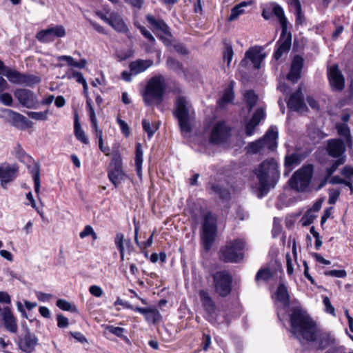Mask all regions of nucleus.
<instances>
[{
	"label": "nucleus",
	"instance_id": "obj_1",
	"mask_svg": "<svg viewBox=\"0 0 353 353\" xmlns=\"http://www.w3.org/2000/svg\"><path fill=\"white\" fill-rule=\"evenodd\" d=\"M254 174L259 181L258 196L261 198L277 183L280 178L279 163L274 158L268 159L261 162L255 169Z\"/></svg>",
	"mask_w": 353,
	"mask_h": 353
},
{
	"label": "nucleus",
	"instance_id": "obj_2",
	"mask_svg": "<svg viewBox=\"0 0 353 353\" xmlns=\"http://www.w3.org/2000/svg\"><path fill=\"white\" fill-rule=\"evenodd\" d=\"M292 334L299 341L312 340L314 336L316 322L306 311L294 307L290 316Z\"/></svg>",
	"mask_w": 353,
	"mask_h": 353
},
{
	"label": "nucleus",
	"instance_id": "obj_3",
	"mask_svg": "<svg viewBox=\"0 0 353 353\" xmlns=\"http://www.w3.org/2000/svg\"><path fill=\"white\" fill-rule=\"evenodd\" d=\"M166 90V84L161 76L151 78L143 93L145 104L150 106L155 101L157 104L162 102Z\"/></svg>",
	"mask_w": 353,
	"mask_h": 353
},
{
	"label": "nucleus",
	"instance_id": "obj_4",
	"mask_svg": "<svg viewBox=\"0 0 353 353\" xmlns=\"http://www.w3.org/2000/svg\"><path fill=\"white\" fill-rule=\"evenodd\" d=\"M175 108L173 111L174 117L178 120L180 130L182 132L190 133L192 132L190 124L191 103L183 96H179L175 101Z\"/></svg>",
	"mask_w": 353,
	"mask_h": 353
},
{
	"label": "nucleus",
	"instance_id": "obj_5",
	"mask_svg": "<svg viewBox=\"0 0 353 353\" xmlns=\"http://www.w3.org/2000/svg\"><path fill=\"white\" fill-rule=\"evenodd\" d=\"M314 174V165H303L292 175L288 181L290 187L299 192H304L308 188Z\"/></svg>",
	"mask_w": 353,
	"mask_h": 353
},
{
	"label": "nucleus",
	"instance_id": "obj_6",
	"mask_svg": "<svg viewBox=\"0 0 353 353\" xmlns=\"http://www.w3.org/2000/svg\"><path fill=\"white\" fill-rule=\"evenodd\" d=\"M245 242L241 239L228 241L219 251V258L225 263H238L243 258Z\"/></svg>",
	"mask_w": 353,
	"mask_h": 353
},
{
	"label": "nucleus",
	"instance_id": "obj_7",
	"mask_svg": "<svg viewBox=\"0 0 353 353\" xmlns=\"http://www.w3.org/2000/svg\"><path fill=\"white\" fill-rule=\"evenodd\" d=\"M277 139L278 132L270 128L262 138L248 144V151L252 154H256L265 148L273 151L277 147Z\"/></svg>",
	"mask_w": 353,
	"mask_h": 353
},
{
	"label": "nucleus",
	"instance_id": "obj_8",
	"mask_svg": "<svg viewBox=\"0 0 353 353\" xmlns=\"http://www.w3.org/2000/svg\"><path fill=\"white\" fill-rule=\"evenodd\" d=\"M214 292L221 297L228 296L232 290V276L227 271H217L212 274Z\"/></svg>",
	"mask_w": 353,
	"mask_h": 353
},
{
	"label": "nucleus",
	"instance_id": "obj_9",
	"mask_svg": "<svg viewBox=\"0 0 353 353\" xmlns=\"http://www.w3.org/2000/svg\"><path fill=\"white\" fill-rule=\"evenodd\" d=\"M216 220L210 212L205 214L203 224L201 241L203 248L209 251L214 242L216 235Z\"/></svg>",
	"mask_w": 353,
	"mask_h": 353
},
{
	"label": "nucleus",
	"instance_id": "obj_10",
	"mask_svg": "<svg viewBox=\"0 0 353 353\" xmlns=\"http://www.w3.org/2000/svg\"><path fill=\"white\" fill-rule=\"evenodd\" d=\"M345 142L341 139H332L327 141L326 151L330 157L336 158V160L343 159L344 163L345 162Z\"/></svg>",
	"mask_w": 353,
	"mask_h": 353
},
{
	"label": "nucleus",
	"instance_id": "obj_11",
	"mask_svg": "<svg viewBox=\"0 0 353 353\" xmlns=\"http://www.w3.org/2000/svg\"><path fill=\"white\" fill-rule=\"evenodd\" d=\"M65 35V30L61 25H57L39 31L36 38L41 42L49 43L54 40V37H63Z\"/></svg>",
	"mask_w": 353,
	"mask_h": 353
},
{
	"label": "nucleus",
	"instance_id": "obj_12",
	"mask_svg": "<svg viewBox=\"0 0 353 353\" xmlns=\"http://www.w3.org/2000/svg\"><path fill=\"white\" fill-rule=\"evenodd\" d=\"M292 46V33L285 32L284 34L281 31L280 38L276 42V49L274 51L273 57L276 60H279L284 54H287Z\"/></svg>",
	"mask_w": 353,
	"mask_h": 353
},
{
	"label": "nucleus",
	"instance_id": "obj_13",
	"mask_svg": "<svg viewBox=\"0 0 353 353\" xmlns=\"http://www.w3.org/2000/svg\"><path fill=\"white\" fill-rule=\"evenodd\" d=\"M199 295L203 310L208 316V321L210 323L215 321L214 314L216 310V306L212 298L207 291L203 290L199 292Z\"/></svg>",
	"mask_w": 353,
	"mask_h": 353
},
{
	"label": "nucleus",
	"instance_id": "obj_14",
	"mask_svg": "<svg viewBox=\"0 0 353 353\" xmlns=\"http://www.w3.org/2000/svg\"><path fill=\"white\" fill-rule=\"evenodd\" d=\"M288 108L293 111H306L308 110L305 101L304 95L301 85L289 98L287 101Z\"/></svg>",
	"mask_w": 353,
	"mask_h": 353
},
{
	"label": "nucleus",
	"instance_id": "obj_15",
	"mask_svg": "<svg viewBox=\"0 0 353 353\" xmlns=\"http://www.w3.org/2000/svg\"><path fill=\"white\" fill-rule=\"evenodd\" d=\"M14 95L17 99L21 105L27 108H32L37 104V98L30 90L19 88L17 89Z\"/></svg>",
	"mask_w": 353,
	"mask_h": 353
},
{
	"label": "nucleus",
	"instance_id": "obj_16",
	"mask_svg": "<svg viewBox=\"0 0 353 353\" xmlns=\"http://www.w3.org/2000/svg\"><path fill=\"white\" fill-rule=\"evenodd\" d=\"M312 340H305L307 342H316L317 350H323L334 343V339L328 333L321 332L318 326L315 327L314 336Z\"/></svg>",
	"mask_w": 353,
	"mask_h": 353
},
{
	"label": "nucleus",
	"instance_id": "obj_17",
	"mask_svg": "<svg viewBox=\"0 0 353 353\" xmlns=\"http://www.w3.org/2000/svg\"><path fill=\"white\" fill-rule=\"evenodd\" d=\"M6 112L10 119L11 124L15 128L24 130L32 126V122L23 115L10 109L6 110Z\"/></svg>",
	"mask_w": 353,
	"mask_h": 353
},
{
	"label": "nucleus",
	"instance_id": "obj_18",
	"mask_svg": "<svg viewBox=\"0 0 353 353\" xmlns=\"http://www.w3.org/2000/svg\"><path fill=\"white\" fill-rule=\"evenodd\" d=\"M328 78L333 89L341 91L345 87V79L337 65H333L329 70Z\"/></svg>",
	"mask_w": 353,
	"mask_h": 353
},
{
	"label": "nucleus",
	"instance_id": "obj_19",
	"mask_svg": "<svg viewBox=\"0 0 353 353\" xmlns=\"http://www.w3.org/2000/svg\"><path fill=\"white\" fill-rule=\"evenodd\" d=\"M2 74L6 76L11 83L14 84L29 83L32 79H35V77L32 76L21 74L7 66Z\"/></svg>",
	"mask_w": 353,
	"mask_h": 353
},
{
	"label": "nucleus",
	"instance_id": "obj_20",
	"mask_svg": "<svg viewBox=\"0 0 353 353\" xmlns=\"http://www.w3.org/2000/svg\"><path fill=\"white\" fill-rule=\"evenodd\" d=\"M90 120L92 124V127L95 134L96 139L99 141V148L100 150L103 152L105 155L109 154L110 148L108 146H104L103 140V132L99 129L97 125V118L92 108L90 105Z\"/></svg>",
	"mask_w": 353,
	"mask_h": 353
},
{
	"label": "nucleus",
	"instance_id": "obj_21",
	"mask_svg": "<svg viewBox=\"0 0 353 353\" xmlns=\"http://www.w3.org/2000/svg\"><path fill=\"white\" fill-rule=\"evenodd\" d=\"M265 57V53L263 52V49L260 46L250 48L245 53V59L250 60L256 69L261 68V63Z\"/></svg>",
	"mask_w": 353,
	"mask_h": 353
},
{
	"label": "nucleus",
	"instance_id": "obj_22",
	"mask_svg": "<svg viewBox=\"0 0 353 353\" xmlns=\"http://www.w3.org/2000/svg\"><path fill=\"white\" fill-rule=\"evenodd\" d=\"M37 343L38 339L37 336L28 330L25 335L20 339L19 345L22 351L26 353H31L34 350Z\"/></svg>",
	"mask_w": 353,
	"mask_h": 353
},
{
	"label": "nucleus",
	"instance_id": "obj_23",
	"mask_svg": "<svg viewBox=\"0 0 353 353\" xmlns=\"http://www.w3.org/2000/svg\"><path fill=\"white\" fill-rule=\"evenodd\" d=\"M17 169L8 164L0 165V180L1 185L6 188V184L12 181L17 176Z\"/></svg>",
	"mask_w": 353,
	"mask_h": 353
},
{
	"label": "nucleus",
	"instance_id": "obj_24",
	"mask_svg": "<svg viewBox=\"0 0 353 353\" xmlns=\"http://www.w3.org/2000/svg\"><path fill=\"white\" fill-rule=\"evenodd\" d=\"M227 130L224 121L218 122L212 128L210 134V141L213 143H220L224 141Z\"/></svg>",
	"mask_w": 353,
	"mask_h": 353
},
{
	"label": "nucleus",
	"instance_id": "obj_25",
	"mask_svg": "<svg viewBox=\"0 0 353 353\" xmlns=\"http://www.w3.org/2000/svg\"><path fill=\"white\" fill-rule=\"evenodd\" d=\"M344 164V159H341L339 160L333 161L332 165L330 167H327L325 170V175L324 178L321 181L320 183L315 188L316 191L320 190L323 187L326 185V184L329 182L330 178L332 176V174L336 171L338 168Z\"/></svg>",
	"mask_w": 353,
	"mask_h": 353
},
{
	"label": "nucleus",
	"instance_id": "obj_26",
	"mask_svg": "<svg viewBox=\"0 0 353 353\" xmlns=\"http://www.w3.org/2000/svg\"><path fill=\"white\" fill-rule=\"evenodd\" d=\"M3 325L5 328L12 333H16L18 327L17 320L9 307H5L2 312Z\"/></svg>",
	"mask_w": 353,
	"mask_h": 353
},
{
	"label": "nucleus",
	"instance_id": "obj_27",
	"mask_svg": "<svg viewBox=\"0 0 353 353\" xmlns=\"http://www.w3.org/2000/svg\"><path fill=\"white\" fill-rule=\"evenodd\" d=\"M108 20L109 25L111 26L117 32L125 33L128 31V28L124 22L121 16L115 12L110 14Z\"/></svg>",
	"mask_w": 353,
	"mask_h": 353
},
{
	"label": "nucleus",
	"instance_id": "obj_28",
	"mask_svg": "<svg viewBox=\"0 0 353 353\" xmlns=\"http://www.w3.org/2000/svg\"><path fill=\"white\" fill-rule=\"evenodd\" d=\"M153 65V61L147 59H138L132 61L129 65V68L134 75H137L145 71L148 68Z\"/></svg>",
	"mask_w": 353,
	"mask_h": 353
},
{
	"label": "nucleus",
	"instance_id": "obj_29",
	"mask_svg": "<svg viewBox=\"0 0 353 353\" xmlns=\"http://www.w3.org/2000/svg\"><path fill=\"white\" fill-rule=\"evenodd\" d=\"M126 177L122 170V167L110 168L108 170V178L115 187L119 185L122 181Z\"/></svg>",
	"mask_w": 353,
	"mask_h": 353
},
{
	"label": "nucleus",
	"instance_id": "obj_30",
	"mask_svg": "<svg viewBox=\"0 0 353 353\" xmlns=\"http://www.w3.org/2000/svg\"><path fill=\"white\" fill-rule=\"evenodd\" d=\"M146 19L148 22L156 30H160L166 35H171L170 28L163 20H157L154 16L151 14H148L146 16Z\"/></svg>",
	"mask_w": 353,
	"mask_h": 353
},
{
	"label": "nucleus",
	"instance_id": "obj_31",
	"mask_svg": "<svg viewBox=\"0 0 353 353\" xmlns=\"http://www.w3.org/2000/svg\"><path fill=\"white\" fill-rule=\"evenodd\" d=\"M303 160L301 154L292 153L285 157L284 166L288 172L292 171L295 167L301 164Z\"/></svg>",
	"mask_w": 353,
	"mask_h": 353
},
{
	"label": "nucleus",
	"instance_id": "obj_32",
	"mask_svg": "<svg viewBox=\"0 0 353 353\" xmlns=\"http://www.w3.org/2000/svg\"><path fill=\"white\" fill-rule=\"evenodd\" d=\"M272 13L277 17L281 26L283 34L288 31V20L285 16L283 9L276 4L273 7Z\"/></svg>",
	"mask_w": 353,
	"mask_h": 353
},
{
	"label": "nucleus",
	"instance_id": "obj_33",
	"mask_svg": "<svg viewBox=\"0 0 353 353\" xmlns=\"http://www.w3.org/2000/svg\"><path fill=\"white\" fill-rule=\"evenodd\" d=\"M68 75L69 79H74L77 82L81 83L83 85L84 94H85V96L86 98L85 105H86V107H88V93H87L88 85H87L86 80L83 77L82 73L79 72L78 71L72 70L71 72H69Z\"/></svg>",
	"mask_w": 353,
	"mask_h": 353
},
{
	"label": "nucleus",
	"instance_id": "obj_34",
	"mask_svg": "<svg viewBox=\"0 0 353 353\" xmlns=\"http://www.w3.org/2000/svg\"><path fill=\"white\" fill-rule=\"evenodd\" d=\"M276 299L283 303L284 305H288L290 303V295L288 291V288L283 283H280L276 291Z\"/></svg>",
	"mask_w": 353,
	"mask_h": 353
},
{
	"label": "nucleus",
	"instance_id": "obj_35",
	"mask_svg": "<svg viewBox=\"0 0 353 353\" xmlns=\"http://www.w3.org/2000/svg\"><path fill=\"white\" fill-rule=\"evenodd\" d=\"M210 189L212 192L218 194L221 200H229L230 199V192L225 187L219 184H211Z\"/></svg>",
	"mask_w": 353,
	"mask_h": 353
},
{
	"label": "nucleus",
	"instance_id": "obj_36",
	"mask_svg": "<svg viewBox=\"0 0 353 353\" xmlns=\"http://www.w3.org/2000/svg\"><path fill=\"white\" fill-rule=\"evenodd\" d=\"M248 5V3L245 1H243L239 4L233 7L231 10V13L228 18V21H232L236 19L239 15L244 13L243 7H245Z\"/></svg>",
	"mask_w": 353,
	"mask_h": 353
},
{
	"label": "nucleus",
	"instance_id": "obj_37",
	"mask_svg": "<svg viewBox=\"0 0 353 353\" xmlns=\"http://www.w3.org/2000/svg\"><path fill=\"white\" fill-rule=\"evenodd\" d=\"M168 67L178 74L184 73L183 63L173 57H168L166 61Z\"/></svg>",
	"mask_w": 353,
	"mask_h": 353
},
{
	"label": "nucleus",
	"instance_id": "obj_38",
	"mask_svg": "<svg viewBox=\"0 0 353 353\" xmlns=\"http://www.w3.org/2000/svg\"><path fill=\"white\" fill-rule=\"evenodd\" d=\"M74 134L77 137V139L81 142L86 143H87V139L85 137L84 131L81 129V125L79 121L78 114L76 113L74 114Z\"/></svg>",
	"mask_w": 353,
	"mask_h": 353
},
{
	"label": "nucleus",
	"instance_id": "obj_39",
	"mask_svg": "<svg viewBox=\"0 0 353 353\" xmlns=\"http://www.w3.org/2000/svg\"><path fill=\"white\" fill-rule=\"evenodd\" d=\"M244 97L248 106V111L250 112L257 103L258 96L254 93L253 90H250L245 92Z\"/></svg>",
	"mask_w": 353,
	"mask_h": 353
},
{
	"label": "nucleus",
	"instance_id": "obj_40",
	"mask_svg": "<svg viewBox=\"0 0 353 353\" xmlns=\"http://www.w3.org/2000/svg\"><path fill=\"white\" fill-rule=\"evenodd\" d=\"M14 155L19 161L23 163H29L31 160V157L26 154L20 144H17L14 148Z\"/></svg>",
	"mask_w": 353,
	"mask_h": 353
},
{
	"label": "nucleus",
	"instance_id": "obj_41",
	"mask_svg": "<svg viewBox=\"0 0 353 353\" xmlns=\"http://www.w3.org/2000/svg\"><path fill=\"white\" fill-rule=\"evenodd\" d=\"M145 317L148 322L153 324L159 323L162 319L161 314L155 308H150V312L147 313Z\"/></svg>",
	"mask_w": 353,
	"mask_h": 353
},
{
	"label": "nucleus",
	"instance_id": "obj_42",
	"mask_svg": "<svg viewBox=\"0 0 353 353\" xmlns=\"http://www.w3.org/2000/svg\"><path fill=\"white\" fill-rule=\"evenodd\" d=\"M272 278V274L269 268L261 269L256 273L255 279L256 281L262 280L268 281Z\"/></svg>",
	"mask_w": 353,
	"mask_h": 353
},
{
	"label": "nucleus",
	"instance_id": "obj_43",
	"mask_svg": "<svg viewBox=\"0 0 353 353\" xmlns=\"http://www.w3.org/2000/svg\"><path fill=\"white\" fill-rule=\"evenodd\" d=\"M142 126H143V130L147 133L149 139H150L154 135L155 132L159 128L158 125L151 126L150 121H148L147 119H143L142 121Z\"/></svg>",
	"mask_w": 353,
	"mask_h": 353
},
{
	"label": "nucleus",
	"instance_id": "obj_44",
	"mask_svg": "<svg viewBox=\"0 0 353 353\" xmlns=\"http://www.w3.org/2000/svg\"><path fill=\"white\" fill-rule=\"evenodd\" d=\"M56 305L63 311H76V307L65 299L57 300Z\"/></svg>",
	"mask_w": 353,
	"mask_h": 353
},
{
	"label": "nucleus",
	"instance_id": "obj_45",
	"mask_svg": "<svg viewBox=\"0 0 353 353\" xmlns=\"http://www.w3.org/2000/svg\"><path fill=\"white\" fill-rule=\"evenodd\" d=\"M33 181L34 183V191L36 193H39L40 189V174H39V166L36 165L32 170Z\"/></svg>",
	"mask_w": 353,
	"mask_h": 353
},
{
	"label": "nucleus",
	"instance_id": "obj_46",
	"mask_svg": "<svg viewBox=\"0 0 353 353\" xmlns=\"http://www.w3.org/2000/svg\"><path fill=\"white\" fill-rule=\"evenodd\" d=\"M48 110L44 112H27L29 117L37 121H46L48 119Z\"/></svg>",
	"mask_w": 353,
	"mask_h": 353
},
{
	"label": "nucleus",
	"instance_id": "obj_47",
	"mask_svg": "<svg viewBox=\"0 0 353 353\" xmlns=\"http://www.w3.org/2000/svg\"><path fill=\"white\" fill-rule=\"evenodd\" d=\"M124 235L122 233H117L114 239V243L119 252H125Z\"/></svg>",
	"mask_w": 353,
	"mask_h": 353
},
{
	"label": "nucleus",
	"instance_id": "obj_48",
	"mask_svg": "<svg viewBox=\"0 0 353 353\" xmlns=\"http://www.w3.org/2000/svg\"><path fill=\"white\" fill-rule=\"evenodd\" d=\"M233 49L230 44H225L223 50V59L227 61L229 66L233 57Z\"/></svg>",
	"mask_w": 353,
	"mask_h": 353
},
{
	"label": "nucleus",
	"instance_id": "obj_49",
	"mask_svg": "<svg viewBox=\"0 0 353 353\" xmlns=\"http://www.w3.org/2000/svg\"><path fill=\"white\" fill-rule=\"evenodd\" d=\"M106 330H108L110 333L120 337V338H125L123 336V333L125 332V329L121 327H114L113 325H107Z\"/></svg>",
	"mask_w": 353,
	"mask_h": 353
},
{
	"label": "nucleus",
	"instance_id": "obj_50",
	"mask_svg": "<svg viewBox=\"0 0 353 353\" xmlns=\"http://www.w3.org/2000/svg\"><path fill=\"white\" fill-rule=\"evenodd\" d=\"M265 116L264 110L261 108H259L254 112L250 119L255 123V125H259L261 121L265 118Z\"/></svg>",
	"mask_w": 353,
	"mask_h": 353
},
{
	"label": "nucleus",
	"instance_id": "obj_51",
	"mask_svg": "<svg viewBox=\"0 0 353 353\" xmlns=\"http://www.w3.org/2000/svg\"><path fill=\"white\" fill-rule=\"evenodd\" d=\"M336 129L339 135L344 137L346 139H350V130L346 124H337Z\"/></svg>",
	"mask_w": 353,
	"mask_h": 353
},
{
	"label": "nucleus",
	"instance_id": "obj_52",
	"mask_svg": "<svg viewBox=\"0 0 353 353\" xmlns=\"http://www.w3.org/2000/svg\"><path fill=\"white\" fill-rule=\"evenodd\" d=\"M303 63L304 59L301 56L295 55L292 61L291 68L301 71L303 66Z\"/></svg>",
	"mask_w": 353,
	"mask_h": 353
},
{
	"label": "nucleus",
	"instance_id": "obj_53",
	"mask_svg": "<svg viewBox=\"0 0 353 353\" xmlns=\"http://www.w3.org/2000/svg\"><path fill=\"white\" fill-rule=\"evenodd\" d=\"M143 150L140 143H137L135 150V165H142L143 163Z\"/></svg>",
	"mask_w": 353,
	"mask_h": 353
},
{
	"label": "nucleus",
	"instance_id": "obj_54",
	"mask_svg": "<svg viewBox=\"0 0 353 353\" xmlns=\"http://www.w3.org/2000/svg\"><path fill=\"white\" fill-rule=\"evenodd\" d=\"M341 192L337 189H330L329 190V199L328 203L329 204H335L337 200L339 198Z\"/></svg>",
	"mask_w": 353,
	"mask_h": 353
},
{
	"label": "nucleus",
	"instance_id": "obj_55",
	"mask_svg": "<svg viewBox=\"0 0 353 353\" xmlns=\"http://www.w3.org/2000/svg\"><path fill=\"white\" fill-rule=\"evenodd\" d=\"M234 98V93L232 88H227L221 99L222 103H228L232 101Z\"/></svg>",
	"mask_w": 353,
	"mask_h": 353
},
{
	"label": "nucleus",
	"instance_id": "obj_56",
	"mask_svg": "<svg viewBox=\"0 0 353 353\" xmlns=\"http://www.w3.org/2000/svg\"><path fill=\"white\" fill-rule=\"evenodd\" d=\"M324 274L326 276H334L337 278H345L347 276V272L345 270H327L325 271Z\"/></svg>",
	"mask_w": 353,
	"mask_h": 353
},
{
	"label": "nucleus",
	"instance_id": "obj_57",
	"mask_svg": "<svg viewBox=\"0 0 353 353\" xmlns=\"http://www.w3.org/2000/svg\"><path fill=\"white\" fill-rule=\"evenodd\" d=\"M301 73V71L290 68V70L287 75V78L290 81H292L293 83H296L300 79Z\"/></svg>",
	"mask_w": 353,
	"mask_h": 353
},
{
	"label": "nucleus",
	"instance_id": "obj_58",
	"mask_svg": "<svg viewBox=\"0 0 353 353\" xmlns=\"http://www.w3.org/2000/svg\"><path fill=\"white\" fill-rule=\"evenodd\" d=\"M57 326L59 328H65L68 326L69 321L68 319L64 316L63 314L57 315Z\"/></svg>",
	"mask_w": 353,
	"mask_h": 353
},
{
	"label": "nucleus",
	"instance_id": "obj_59",
	"mask_svg": "<svg viewBox=\"0 0 353 353\" xmlns=\"http://www.w3.org/2000/svg\"><path fill=\"white\" fill-rule=\"evenodd\" d=\"M316 216L311 214L310 212H307L306 214L303 215L302 217V224L303 226L310 225L314 222Z\"/></svg>",
	"mask_w": 353,
	"mask_h": 353
},
{
	"label": "nucleus",
	"instance_id": "obj_60",
	"mask_svg": "<svg viewBox=\"0 0 353 353\" xmlns=\"http://www.w3.org/2000/svg\"><path fill=\"white\" fill-rule=\"evenodd\" d=\"M122 167L121 157L119 153L115 154L110 164V168Z\"/></svg>",
	"mask_w": 353,
	"mask_h": 353
},
{
	"label": "nucleus",
	"instance_id": "obj_61",
	"mask_svg": "<svg viewBox=\"0 0 353 353\" xmlns=\"http://www.w3.org/2000/svg\"><path fill=\"white\" fill-rule=\"evenodd\" d=\"M258 125H255V123L251 119L248 121L245 124V134L248 137L252 136L254 132V129L256 126Z\"/></svg>",
	"mask_w": 353,
	"mask_h": 353
},
{
	"label": "nucleus",
	"instance_id": "obj_62",
	"mask_svg": "<svg viewBox=\"0 0 353 353\" xmlns=\"http://www.w3.org/2000/svg\"><path fill=\"white\" fill-rule=\"evenodd\" d=\"M323 304L325 307V310L327 312L335 316V309L332 305L330 299L327 296H325L323 300Z\"/></svg>",
	"mask_w": 353,
	"mask_h": 353
},
{
	"label": "nucleus",
	"instance_id": "obj_63",
	"mask_svg": "<svg viewBox=\"0 0 353 353\" xmlns=\"http://www.w3.org/2000/svg\"><path fill=\"white\" fill-rule=\"evenodd\" d=\"M1 102L8 106H11L12 104V97L9 93H3L0 95Z\"/></svg>",
	"mask_w": 353,
	"mask_h": 353
},
{
	"label": "nucleus",
	"instance_id": "obj_64",
	"mask_svg": "<svg viewBox=\"0 0 353 353\" xmlns=\"http://www.w3.org/2000/svg\"><path fill=\"white\" fill-rule=\"evenodd\" d=\"M90 294L96 297H101L103 294V291L101 287L94 285L90 287Z\"/></svg>",
	"mask_w": 353,
	"mask_h": 353
}]
</instances>
